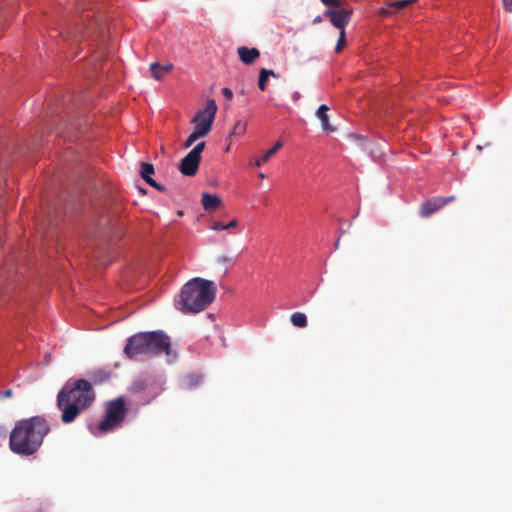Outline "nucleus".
I'll return each instance as SVG.
<instances>
[{"label":"nucleus","instance_id":"18","mask_svg":"<svg viewBox=\"0 0 512 512\" xmlns=\"http://www.w3.org/2000/svg\"><path fill=\"white\" fill-rule=\"evenodd\" d=\"M291 323L299 328H304L307 326V317L302 312H295L290 317Z\"/></svg>","mask_w":512,"mask_h":512},{"label":"nucleus","instance_id":"7","mask_svg":"<svg viewBox=\"0 0 512 512\" xmlns=\"http://www.w3.org/2000/svg\"><path fill=\"white\" fill-rule=\"evenodd\" d=\"M217 112V104L214 99H209L206 102L205 108L198 111L192 119L195 124V129L202 132L205 136L209 134L212 128L213 121Z\"/></svg>","mask_w":512,"mask_h":512},{"label":"nucleus","instance_id":"35","mask_svg":"<svg viewBox=\"0 0 512 512\" xmlns=\"http://www.w3.org/2000/svg\"><path fill=\"white\" fill-rule=\"evenodd\" d=\"M335 246H336V248L339 247V239L336 241Z\"/></svg>","mask_w":512,"mask_h":512},{"label":"nucleus","instance_id":"13","mask_svg":"<svg viewBox=\"0 0 512 512\" xmlns=\"http://www.w3.org/2000/svg\"><path fill=\"white\" fill-rule=\"evenodd\" d=\"M201 204L206 211H213L219 208L221 199L216 194L203 193Z\"/></svg>","mask_w":512,"mask_h":512},{"label":"nucleus","instance_id":"26","mask_svg":"<svg viewBox=\"0 0 512 512\" xmlns=\"http://www.w3.org/2000/svg\"><path fill=\"white\" fill-rule=\"evenodd\" d=\"M222 94L228 101H230L233 98V92L230 88H222Z\"/></svg>","mask_w":512,"mask_h":512},{"label":"nucleus","instance_id":"27","mask_svg":"<svg viewBox=\"0 0 512 512\" xmlns=\"http://www.w3.org/2000/svg\"><path fill=\"white\" fill-rule=\"evenodd\" d=\"M211 228L213 230H226V227H225V224H223L222 222L220 221H215L213 222Z\"/></svg>","mask_w":512,"mask_h":512},{"label":"nucleus","instance_id":"24","mask_svg":"<svg viewBox=\"0 0 512 512\" xmlns=\"http://www.w3.org/2000/svg\"><path fill=\"white\" fill-rule=\"evenodd\" d=\"M393 13H395L393 8H389L388 5L386 7L381 8L378 11V15L381 16V17H387V16L392 15Z\"/></svg>","mask_w":512,"mask_h":512},{"label":"nucleus","instance_id":"20","mask_svg":"<svg viewBox=\"0 0 512 512\" xmlns=\"http://www.w3.org/2000/svg\"><path fill=\"white\" fill-rule=\"evenodd\" d=\"M203 131L199 132L197 129L194 128L193 132L189 135V137L186 139V141L183 144L184 148L191 147L199 138L205 137V135L202 133Z\"/></svg>","mask_w":512,"mask_h":512},{"label":"nucleus","instance_id":"32","mask_svg":"<svg viewBox=\"0 0 512 512\" xmlns=\"http://www.w3.org/2000/svg\"><path fill=\"white\" fill-rule=\"evenodd\" d=\"M321 22H322V17H321V16H317V17H315V18H314V20H313V23H314V24L321 23Z\"/></svg>","mask_w":512,"mask_h":512},{"label":"nucleus","instance_id":"11","mask_svg":"<svg viewBox=\"0 0 512 512\" xmlns=\"http://www.w3.org/2000/svg\"><path fill=\"white\" fill-rule=\"evenodd\" d=\"M237 53L240 60L246 65L254 63L260 56V52L257 48H248L245 46L239 47Z\"/></svg>","mask_w":512,"mask_h":512},{"label":"nucleus","instance_id":"8","mask_svg":"<svg viewBox=\"0 0 512 512\" xmlns=\"http://www.w3.org/2000/svg\"><path fill=\"white\" fill-rule=\"evenodd\" d=\"M205 142L198 143L180 162L179 171L185 176H194L199 168Z\"/></svg>","mask_w":512,"mask_h":512},{"label":"nucleus","instance_id":"19","mask_svg":"<svg viewBox=\"0 0 512 512\" xmlns=\"http://www.w3.org/2000/svg\"><path fill=\"white\" fill-rule=\"evenodd\" d=\"M154 166L150 163L143 162L141 163V169H140V175L147 183V180L153 179L151 177L152 174H154Z\"/></svg>","mask_w":512,"mask_h":512},{"label":"nucleus","instance_id":"33","mask_svg":"<svg viewBox=\"0 0 512 512\" xmlns=\"http://www.w3.org/2000/svg\"><path fill=\"white\" fill-rule=\"evenodd\" d=\"M259 177H260L261 179H264V178H265V174L261 172V173H259Z\"/></svg>","mask_w":512,"mask_h":512},{"label":"nucleus","instance_id":"6","mask_svg":"<svg viewBox=\"0 0 512 512\" xmlns=\"http://www.w3.org/2000/svg\"><path fill=\"white\" fill-rule=\"evenodd\" d=\"M129 391L134 395H142L144 403H149L162 391L161 384L152 375H141L130 385Z\"/></svg>","mask_w":512,"mask_h":512},{"label":"nucleus","instance_id":"17","mask_svg":"<svg viewBox=\"0 0 512 512\" xmlns=\"http://www.w3.org/2000/svg\"><path fill=\"white\" fill-rule=\"evenodd\" d=\"M282 147V142L278 141L274 144V146L265 152L261 159H257L255 161V166L260 167L263 163L269 161V159Z\"/></svg>","mask_w":512,"mask_h":512},{"label":"nucleus","instance_id":"5","mask_svg":"<svg viewBox=\"0 0 512 512\" xmlns=\"http://www.w3.org/2000/svg\"><path fill=\"white\" fill-rule=\"evenodd\" d=\"M127 407L122 397L111 400L105 405V417L97 425L100 432L106 433L121 426L127 415Z\"/></svg>","mask_w":512,"mask_h":512},{"label":"nucleus","instance_id":"2","mask_svg":"<svg viewBox=\"0 0 512 512\" xmlns=\"http://www.w3.org/2000/svg\"><path fill=\"white\" fill-rule=\"evenodd\" d=\"M95 400V392L89 381L78 379L67 382L57 395V406L61 410V421L70 424Z\"/></svg>","mask_w":512,"mask_h":512},{"label":"nucleus","instance_id":"10","mask_svg":"<svg viewBox=\"0 0 512 512\" xmlns=\"http://www.w3.org/2000/svg\"><path fill=\"white\" fill-rule=\"evenodd\" d=\"M454 196H448V197H433L429 199L428 201L422 203L420 207V216L423 218H427L431 216L432 214L439 211L442 207L447 205L448 203L454 201Z\"/></svg>","mask_w":512,"mask_h":512},{"label":"nucleus","instance_id":"16","mask_svg":"<svg viewBox=\"0 0 512 512\" xmlns=\"http://www.w3.org/2000/svg\"><path fill=\"white\" fill-rule=\"evenodd\" d=\"M270 76L275 77V78L278 77V75L273 70H268L265 68L260 69L258 87L261 91L266 90V83Z\"/></svg>","mask_w":512,"mask_h":512},{"label":"nucleus","instance_id":"25","mask_svg":"<svg viewBox=\"0 0 512 512\" xmlns=\"http://www.w3.org/2000/svg\"><path fill=\"white\" fill-rule=\"evenodd\" d=\"M147 184H149L151 187H153V188L157 189V190H158V191H160V192H164V191H166L165 186H163V185H161V184L157 183L154 179H149V180H147Z\"/></svg>","mask_w":512,"mask_h":512},{"label":"nucleus","instance_id":"12","mask_svg":"<svg viewBox=\"0 0 512 512\" xmlns=\"http://www.w3.org/2000/svg\"><path fill=\"white\" fill-rule=\"evenodd\" d=\"M328 111L329 107L326 104H322L316 111V116L321 121L323 131L332 133L335 131V128L329 123Z\"/></svg>","mask_w":512,"mask_h":512},{"label":"nucleus","instance_id":"15","mask_svg":"<svg viewBox=\"0 0 512 512\" xmlns=\"http://www.w3.org/2000/svg\"><path fill=\"white\" fill-rule=\"evenodd\" d=\"M173 68L172 64L160 65L155 62L150 65L152 77L156 80H161L163 75L169 73Z\"/></svg>","mask_w":512,"mask_h":512},{"label":"nucleus","instance_id":"30","mask_svg":"<svg viewBox=\"0 0 512 512\" xmlns=\"http://www.w3.org/2000/svg\"><path fill=\"white\" fill-rule=\"evenodd\" d=\"M13 396V391L11 389H8L4 392H0V397L1 398H10Z\"/></svg>","mask_w":512,"mask_h":512},{"label":"nucleus","instance_id":"3","mask_svg":"<svg viewBox=\"0 0 512 512\" xmlns=\"http://www.w3.org/2000/svg\"><path fill=\"white\" fill-rule=\"evenodd\" d=\"M123 352L129 359L138 356L155 357L164 353L168 363H173L178 357L171 347L170 337L162 330L132 335L128 338Z\"/></svg>","mask_w":512,"mask_h":512},{"label":"nucleus","instance_id":"9","mask_svg":"<svg viewBox=\"0 0 512 512\" xmlns=\"http://www.w3.org/2000/svg\"><path fill=\"white\" fill-rule=\"evenodd\" d=\"M327 7L329 9L323 13V16L328 18L335 28L345 31L346 26L351 20L352 11L344 8L340 0L339 5Z\"/></svg>","mask_w":512,"mask_h":512},{"label":"nucleus","instance_id":"21","mask_svg":"<svg viewBox=\"0 0 512 512\" xmlns=\"http://www.w3.org/2000/svg\"><path fill=\"white\" fill-rule=\"evenodd\" d=\"M415 2L416 0H399L388 3V6L389 8H393L394 12H396L397 10L404 9Z\"/></svg>","mask_w":512,"mask_h":512},{"label":"nucleus","instance_id":"34","mask_svg":"<svg viewBox=\"0 0 512 512\" xmlns=\"http://www.w3.org/2000/svg\"><path fill=\"white\" fill-rule=\"evenodd\" d=\"M222 261H223V262H227V261H229V259H228V258H226V257H223V258H222Z\"/></svg>","mask_w":512,"mask_h":512},{"label":"nucleus","instance_id":"1","mask_svg":"<svg viewBox=\"0 0 512 512\" xmlns=\"http://www.w3.org/2000/svg\"><path fill=\"white\" fill-rule=\"evenodd\" d=\"M49 432L50 426L41 416L17 421L10 432L9 447L17 455L31 456L39 450Z\"/></svg>","mask_w":512,"mask_h":512},{"label":"nucleus","instance_id":"28","mask_svg":"<svg viewBox=\"0 0 512 512\" xmlns=\"http://www.w3.org/2000/svg\"><path fill=\"white\" fill-rule=\"evenodd\" d=\"M504 9L508 13H512V0H502Z\"/></svg>","mask_w":512,"mask_h":512},{"label":"nucleus","instance_id":"31","mask_svg":"<svg viewBox=\"0 0 512 512\" xmlns=\"http://www.w3.org/2000/svg\"><path fill=\"white\" fill-rule=\"evenodd\" d=\"M236 226H237V220L236 219H233L228 224H225L226 229H229V228H232V227H236Z\"/></svg>","mask_w":512,"mask_h":512},{"label":"nucleus","instance_id":"23","mask_svg":"<svg viewBox=\"0 0 512 512\" xmlns=\"http://www.w3.org/2000/svg\"><path fill=\"white\" fill-rule=\"evenodd\" d=\"M345 38H346L345 31H340L339 39H338V42L335 47L336 52H340L343 49V46L345 44Z\"/></svg>","mask_w":512,"mask_h":512},{"label":"nucleus","instance_id":"4","mask_svg":"<svg viewBox=\"0 0 512 512\" xmlns=\"http://www.w3.org/2000/svg\"><path fill=\"white\" fill-rule=\"evenodd\" d=\"M215 296L214 282L196 277L182 287L177 306L183 313H198L205 310Z\"/></svg>","mask_w":512,"mask_h":512},{"label":"nucleus","instance_id":"22","mask_svg":"<svg viewBox=\"0 0 512 512\" xmlns=\"http://www.w3.org/2000/svg\"><path fill=\"white\" fill-rule=\"evenodd\" d=\"M246 131V124L242 121H237L232 129V135H243Z\"/></svg>","mask_w":512,"mask_h":512},{"label":"nucleus","instance_id":"29","mask_svg":"<svg viewBox=\"0 0 512 512\" xmlns=\"http://www.w3.org/2000/svg\"><path fill=\"white\" fill-rule=\"evenodd\" d=\"M325 6H337L339 5V0H320Z\"/></svg>","mask_w":512,"mask_h":512},{"label":"nucleus","instance_id":"14","mask_svg":"<svg viewBox=\"0 0 512 512\" xmlns=\"http://www.w3.org/2000/svg\"><path fill=\"white\" fill-rule=\"evenodd\" d=\"M88 377L93 384L99 385L107 382L111 377V373L103 369H97L90 371Z\"/></svg>","mask_w":512,"mask_h":512}]
</instances>
